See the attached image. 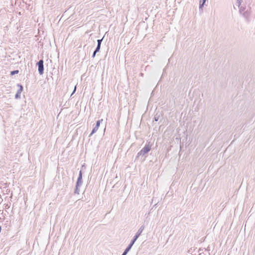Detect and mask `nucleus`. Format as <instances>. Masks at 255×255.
<instances>
[{
  "instance_id": "obj_16",
  "label": "nucleus",
  "mask_w": 255,
  "mask_h": 255,
  "mask_svg": "<svg viewBox=\"0 0 255 255\" xmlns=\"http://www.w3.org/2000/svg\"><path fill=\"white\" fill-rule=\"evenodd\" d=\"M97 53V52H96V51H95L94 52V53H93V55H92V57H93V58H94V57L95 56L96 54Z\"/></svg>"
},
{
  "instance_id": "obj_10",
  "label": "nucleus",
  "mask_w": 255,
  "mask_h": 255,
  "mask_svg": "<svg viewBox=\"0 0 255 255\" xmlns=\"http://www.w3.org/2000/svg\"><path fill=\"white\" fill-rule=\"evenodd\" d=\"M242 1V0H237L236 3V5L237 6L240 7Z\"/></svg>"
},
{
  "instance_id": "obj_17",
  "label": "nucleus",
  "mask_w": 255,
  "mask_h": 255,
  "mask_svg": "<svg viewBox=\"0 0 255 255\" xmlns=\"http://www.w3.org/2000/svg\"><path fill=\"white\" fill-rule=\"evenodd\" d=\"M154 120L155 121H157L158 120V118H156V117H154Z\"/></svg>"
},
{
  "instance_id": "obj_2",
  "label": "nucleus",
  "mask_w": 255,
  "mask_h": 255,
  "mask_svg": "<svg viewBox=\"0 0 255 255\" xmlns=\"http://www.w3.org/2000/svg\"><path fill=\"white\" fill-rule=\"evenodd\" d=\"M151 149V145L149 144L146 145L137 154V156L140 155H144L147 153Z\"/></svg>"
},
{
  "instance_id": "obj_5",
  "label": "nucleus",
  "mask_w": 255,
  "mask_h": 255,
  "mask_svg": "<svg viewBox=\"0 0 255 255\" xmlns=\"http://www.w3.org/2000/svg\"><path fill=\"white\" fill-rule=\"evenodd\" d=\"M17 86L20 87V89L17 91V93L15 95V99L20 98L21 93L23 90V87L21 85L18 84Z\"/></svg>"
},
{
  "instance_id": "obj_14",
  "label": "nucleus",
  "mask_w": 255,
  "mask_h": 255,
  "mask_svg": "<svg viewBox=\"0 0 255 255\" xmlns=\"http://www.w3.org/2000/svg\"><path fill=\"white\" fill-rule=\"evenodd\" d=\"M76 86H75L74 91H73V93H72L71 96H72V95L75 93V92L76 91Z\"/></svg>"
},
{
  "instance_id": "obj_13",
  "label": "nucleus",
  "mask_w": 255,
  "mask_h": 255,
  "mask_svg": "<svg viewBox=\"0 0 255 255\" xmlns=\"http://www.w3.org/2000/svg\"><path fill=\"white\" fill-rule=\"evenodd\" d=\"M102 40H103V38L101 39H98L97 40V42H98V45H101V43H102Z\"/></svg>"
},
{
  "instance_id": "obj_1",
  "label": "nucleus",
  "mask_w": 255,
  "mask_h": 255,
  "mask_svg": "<svg viewBox=\"0 0 255 255\" xmlns=\"http://www.w3.org/2000/svg\"><path fill=\"white\" fill-rule=\"evenodd\" d=\"M82 176L81 171H80L79 175L78 178V180L76 183V188L75 190V193L76 194H79L80 190L79 187L82 185Z\"/></svg>"
},
{
  "instance_id": "obj_15",
  "label": "nucleus",
  "mask_w": 255,
  "mask_h": 255,
  "mask_svg": "<svg viewBox=\"0 0 255 255\" xmlns=\"http://www.w3.org/2000/svg\"><path fill=\"white\" fill-rule=\"evenodd\" d=\"M239 7L240 8V11L244 10V8L242 6H240Z\"/></svg>"
},
{
  "instance_id": "obj_11",
  "label": "nucleus",
  "mask_w": 255,
  "mask_h": 255,
  "mask_svg": "<svg viewBox=\"0 0 255 255\" xmlns=\"http://www.w3.org/2000/svg\"><path fill=\"white\" fill-rule=\"evenodd\" d=\"M19 73V71L18 70H14V71H12L10 72V75H15L16 74H18Z\"/></svg>"
},
{
  "instance_id": "obj_6",
  "label": "nucleus",
  "mask_w": 255,
  "mask_h": 255,
  "mask_svg": "<svg viewBox=\"0 0 255 255\" xmlns=\"http://www.w3.org/2000/svg\"><path fill=\"white\" fill-rule=\"evenodd\" d=\"M144 229V226L143 225L141 226L136 232L135 236H137V237H139V236L141 235Z\"/></svg>"
},
{
  "instance_id": "obj_12",
  "label": "nucleus",
  "mask_w": 255,
  "mask_h": 255,
  "mask_svg": "<svg viewBox=\"0 0 255 255\" xmlns=\"http://www.w3.org/2000/svg\"><path fill=\"white\" fill-rule=\"evenodd\" d=\"M101 45H97V46L95 49V51H96V52H98L100 49Z\"/></svg>"
},
{
  "instance_id": "obj_4",
  "label": "nucleus",
  "mask_w": 255,
  "mask_h": 255,
  "mask_svg": "<svg viewBox=\"0 0 255 255\" xmlns=\"http://www.w3.org/2000/svg\"><path fill=\"white\" fill-rule=\"evenodd\" d=\"M103 121V120H99L97 122L96 126L93 129L90 135V136L92 135L94 133H95L98 130L99 127H100V125L101 121Z\"/></svg>"
},
{
  "instance_id": "obj_3",
  "label": "nucleus",
  "mask_w": 255,
  "mask_h": 255,
  "mask_svg": "<svg viewBox=\"0 0 255 255\" xmlns=\"http://www.w3.org/2000/svg\"><path fill=\"white\" fill-rule=\"evenodd\" d=\"M38 66V72L40 75H42L44 71L43 61L42 60H39L37 63Z\"/></svg>"
},
{
  "instance_id": "obj_7",
  "label": "nucleus",
  "mask_w": 255,
  "mask_h": 255,
  "mask_svg": "<svg viewBox=\"0 0 255 255\" xmlns=\"http://www.w3.org/2000/svg\"><path fill=\"white\" fill-rule=\"evenodd\" d=\"M131 247H132L131 246H130V245H128V247L126 249V250H125V251L124 252V253H123V254L122 255H127L128 253L131 249Z\"/></svg>"
},
{
  "instance_id": "obj_9",
  "label": "nucleus",
  "mask_w": 255,
  "mask_h": 255,
  "mask_svg": "<svg viewBox=\"0 0 255 255\" xmlns=\"http://www.w3.org/2000/svg\"><path fill=\"white\" fill-rule=\"evenodd\" d=\"M207 0H200V4H199V8L202 9V7L204 6L206 1Z\"/></svg>"
},
{
  "instance_id": "obj_8",
  "label": "nucleus",
  "mask_w": 255,
  "mask_h": 255,
  "mask_svg": "<svg viewBox=\"0 0 255 255\" xmlns=\"http://www.w3.org/2000/svg\"><path fill=\"white\" fill-rule=\"evenodd\" d=\"M138 237H137V236H134V237H133V239H132V240L131 241L130 243L129 244V245H130V246L132 247V246L133 245V244H134L135 242L136 241V240L137 239Z\"/></svg>"
}]
</instances>
